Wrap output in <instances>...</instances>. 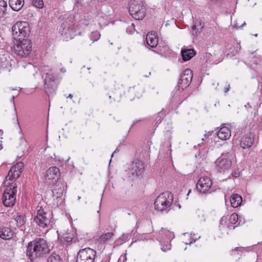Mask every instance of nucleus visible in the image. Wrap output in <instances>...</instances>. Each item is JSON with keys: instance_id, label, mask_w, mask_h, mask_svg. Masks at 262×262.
I'll return each instance as SVG.
<instances>
[{"instance_id": "34", "label": "nucleus", "mask_w": 262, "mask_h": 262, "mask_svg": "<svg viewBox=\"0 0 262 262\" xmlns=\"http://www.w3.org/2000/svg\"><path fill=\"white\" fill-rule=\"evenodd\" d=\"M12 167H16V169L22 171L23 168L24 167V163L23 162H18Z\"/></svg>"}, {"instance_id": "17", "label": "nucleus", "mask_w": 262, "mask_h": 262, "mask_svg": "<svg viewBox=\"0 0 262 262\" xmlns=\"http://www.w3.org/2000/svg\"><path fill=\"white\" fill-rule=\"evenodd\" d=\"M64 191V186L61 181L57 182L54 185L52 190V195L56 199L61 197Z\"/></svg>"}, {"instance_id": "16", "label": "nucleus", "mask_w": 262, "mask_h": 262, "mask_svg": "<svg viewBox=\"0 0 262 262\" xmlns=\"http://www.w3.org/2000/svg\"><path fill=\"white\" fill-rule=\"evenodd\" d=\"M254 136V134L252 133L244 136L240 142L241 147L244 149L250 147L253 144Z\"/></svg>"}, {"instance_id": "25", "label": "nucleus", "mask_w": 262, "mask_h": 262, "mask_svg": "<svg viewBox=\"0 0 262 262\" xmlns=\"http://www.w3.org/2000/svg\"><path fill=\"white\" fill-rule=\"evenodd\" d=\"M114 236L113 232H107L103 234L98 239V242L101 244H104L110 240Z\"/></svg>"}, {"instance_id": "22", "label": "nucleus", "mask_w": 262, "mask_h": 262, "mask_svg": "<svg viewBox=\"0 0 262 262\" xmlns=\"http://www.w3.org/2000/svg\"><path fill=\"white\" fill-rule=\"evenodd\" d=\"M9 6L15 11H19L24 5V0H9Z\"/></svg>"}, {"instance_id": "30", "label": "nucleus", "mask_w": 262, "mask_h": 262, "mask_svg": "<svg viewBox=\"0 0 262 262\" xmlns=\"http://www.w3.org/2000/svg\"><path fill=\"white\" fill-rule=\"evenodd\" d=\"M15 220L17 223V225L19 227H21L26 223L24 216L21 215H17L15 219Z\"/></svg>"}, {"instance_id": "28", "label": "nucleus", "mask_w": 262, "mask_h": 262, "mask_svg": "<svg viewBox=\"0 0 262 262\" xmlns=\"http://www.w3.org/2000/svg\"><path fill=\"white\" fill-rule=\"evenodd\" d=\"M100 11L101 13L105 15H110L112 11V8L107 5H102Z\"/></svg>"}, {"instance_id": "26", "label": "nucleus", "mask_w": 262, "mask_h": 262, "mask_svg": "<svg viewBox=\"0 0 262 262\" xmlns=\"http://www.w3.org/2000/svg\"><path fill=\"white\" fill-rule=\"evenodd\" d=\"M47 262H62V259L59 254L53 252L48 257Z\"/></svg>"}, {"instance_id": "46", "label": "nucleus", "mask_w": 262, "mask_h": 262, "mask_svg": "<svg viewBox=\"0 0 262 262\" xmlns=\"http://www.w3.org/2000/svg\"><path fill=\"white\" fill-rule=\"evenodd\" d=\"M190 192V190H189L188 193V194H189V193Z\"/></svg>"}, {"instance_id": "31", "label": "nucleus", "mask_w": 262, "mask_h": 262, "mask_svg": "<svg viewBox=\"0 0 262 262\" xmlns=\"http://www.w3.org/2000/svg\"><path fill=\"white\" fill-rule=\"evenodd\" d=\"M32 2V5L38 8H42L43 7L44 3L42 0H30Z\"/></svg>"}, {"instance_id": "27", "label": "nucleus", "mask_w": 262, "mask_h": 262, "mask_svg": "<svg viewBox=\"0 0 262 262\" xmlns=\"http://www.w3.org/2000/svg\"><path fill=\"white\" fill-rule=\"evenodd\" d=\"M7 8V3L4 0H0V17H2L5 15Z\"/></svg>"}, {"instance_id": "14", "label": "nucleus", "mask_w": 262, "mask_h": 262, "mask_svg": "<svg viewBox=\"0 0 262 262\" xmlns=\"http://www.w3.org/2000/svg\"><path fill=\"white\" fill-rule=\"evenodd\" d=\"M212 185V181L209 177H202L196 184V189L199 191L206 193Z\"/></svg>"}, {"instance_id": "23", "label": "nucleus", "mask_w": 262, "mask_h": 262, "mask_svg": "<svg viewBox=\"0 0 262 262\" xmlns=\"http://www.w3.org/2000/svg\"><path fill=\"white\" fill-rule=\"evenodd\" d=\"M147 43L151 48L156 47L158 42V39L155 35V34L148 33L146 37Z\"/></svg>"}, {"instance_id": "8", "label": "nucleus", "mask_w": 262, "mask_h": 262, "mask_svg": "<svg viewBox=\"0 0 262 262\" xmlns=\"http://www.w3.org/2000/svg\"><path fill=\"white\" fill-rule=\"evenodd\" d=\"M42 77L43 78L45 91L47 94L49 96L55 93L57 87L55 82L56 76L50 72L42 75Z\"/></svg>"}, {"instance_id": "24", "label": "nucleus", "mask_w": 262, "mask_h": 262, "mask_svg": "<svg viewBox=\"0 0 262 262\" xmlns=\"http://www.w3.org/2000/svg\"><path fill=\"white\" fill-rule=\"evenodd\" d=\"M242 202V198L239 194H233L230 198V203L231 206L234 208L239 206Z\"/></svg>"}, {"instance_id": "45", "label": "nucleus", "mask_w": 262, "mask_h": 262, "mask_svg": "<svg viewBox=\"0 0 262 262\" xmlns=\"http://www.w3.org/2000/svg\"><path fill=\"white\" fill-rule=\"evenodd\" d=\"M157 121H161V118H159V119H158Z\"/></svg>"}, {"instance_id": "49", "label": "nucleus", "mask_w": 262, "mask_h": 262, "mask_svg": "<svg viewBox=\"0 0 262 262\" xmlns=\"http://www.w3.org/2000/svg\"><path fill=\"white\" fill-rule=\"evenodd\" d=\"M97 39H98V38L97 39H95L94 40V41L97 40Z\"/></svg>"}, {"instance_id": "11", "label": "nucleus", "mask_w": 262, "mask_h": 262, "mask_svg": "<svg viewBox=\"0 0 262 262\" xmlns=\"http://www.w3.org/2000/svg\"><path fill=\"white\" fill-rule=\"evenodd\" d=\"M50 215L40 207L37 211V214L34 218V221L40 227L45 228L50 223Z\"/></svg>"}, {"instance_id": "44", "label": "nucleus", "mask_w": 262, "mask_h": 262, "mask_svg": "<svg viewBox=\"0 0 262 262\" xmlns=\"http://www.w3.org/2000/svg\"><path fill=\"white\" fill-rule=\"evenodd\" d=\"M60 71L62 72H64L66 71V70L63 69V68H61Z\"/></svg>"}, {"instance_id": "4", "label": "nucleus", "mask_w": 262, "mask_h": 262, "mask_svg": "<svg viewBox=\"0 0 262 262\" xmlns=\"http://www.w3.org/2000/svg\"><path fill=\"white\" fill-rule=\"evenodd\" d=\"M30 31L29 25L26 21H18L12 27V35L16 40H25Z\"/></svg>"}, {"instance_id": "7", "label": "nucleus", "mask_w": 262, "mask_h": 262, "mask_svg": "<svg viewBox=\"0 0 262 262\" xmlns=\"http://www.w3.org/2000/svg\"><path fill=\"white\" fill-rule=\"evenodd\" d=\"M17 185L12 183L10 187H7L3 193V204L6 207H12L16 201Z\"/></svg>"}, {"instance_id": "20", "label": "nucleus", "mask_w": 262, "mask_h": 262, "mask_svg": "<svg viewBox=\"0 0 262 262\" xmlns=\"http://www.w3.org/2000/svg\"><path fill=\"white\" fill-rule=\"evenodd\" d=\"M14 232L9 228H4L0 230V237L3 239H9L13 237Z\"/></svg>"}, {"instance_id": "15", "label": "nucleus", "mask_w": 262, "mask_h": 262, "mask_svg": "<svg viewBox=\"0 0 262 262\" xmlns=\"http://www.w3.org/2000/svg\"><path fill=\"white\" fill-rule=\"evenodd\" d=\"M132 169L133 176H136V177L139 178L142 177L144 171V164L141 161L133 163Z\"/></svg>"}, {"instance_id": "33", "label": "nucleus", "mask_w": 262, "mask_h": 262, "mask_svg": "<svg viewBox=\"0 0 262 262\" xmlns=\"http://www.w3.org/2000/svg\"><path fill=\"white\" fill-rule=\"evenodd\" d=\"M15 96H12V98L10 99V102L12 104V107H13V115L14 117H17V113H16V110L15 105V102H14V98Z\"/></svg>"}, {"instance_id": "36", "label": "nucleus", "mask_w": 262, "mask_h": 262, "mask_svg": "<svg viewBox=\"0 0 262 262\" xmlns=\"http://www.w3.org/2000/svg\"><path fill=\"white\" fill-rule=\"evenodd\" d=\"M196 26L195 25L192 26L191 28V32L193 35H196L197 31H196Z\"/></svg>"}, {"instance_id": "37", "label": "nucleus", "mask_w": 262, "mask_h": 262, "mask_svg": "<svg viewBox=\"0 0 262 262\" xmlns=\"http://www.w3.org/2000/svg\"><path fill=\"white\" fill-rule=\"evenodd\" d=\"M244 25H246V23L245 22H244L242 25H236V24H234L233 25V27L236 28V29H238V28H241L242 27H243Z\"/></svg>"}, {"instance_id": "40", "label": "nucleus", "mask_w": 262, "mask_h": 262, "mask_svg": "<svg viewBox=\"0 0 262 262\" xmlns=\"http://www.w3.org/2000/svg\"><path fill=\"white\" fill-rule=\"evenodd\" d=\"M93 35H96V36H100V34H99L98 32H93V33H92V36H91V37H92V36H93Z\"/></svg>"}, {"instance_id": "12", "label": "nucleus", "mask_w": 262, "mask_h": 262, "mask_svg": "<svg viewBox=\"0 0 262 262\" xmlns=\"http://www.w3.org/2000/svg\"><path fill=\"white\" fill-rule=\"evenodd\" d=\"M192 79V71L187 69L181 75L178 82V86L182 90L187 88L191 83Z\"/></svg>"}, {"instance_id": "2", "label": "nucleus", "mask_w": 262, "mask_h": 262, "mask_svg": "<svg viewBox=\"0 0 262 262\" xmlns=\"http://www.w3.org/2000/svg\"><path fill=\"white\" fill-rule=\"evenodd\" d=\"M74 17V15H70L64 16L61 19L62 22L59 28V33L67 40L72 39L76 35Z\"/></svg>"}, {"instance_id": "21", "label": "nucleus", "mask_w": 262, "mask_h": 262, "mask_svg": "<svg viewBox=\"0 0 262 262\" xmlns=\"http://www.w3.org/2000/svg\"><path fill=\"white\" fill-rule=\"evenodd\" d=\"M21 172L16 169V167H12L9 171L6 178H9V180L11 181H15L20 177Z\"/></svg>"}, {"instance_id": "18", "label": "nucleus", "mask_w": 262, "mask_h": 262, "mask_svg": "<svg viewBox=\"0 0 262 262\" xmlns=\"http://www.w3.org/2000/svg\"><path fill=\"white\" fill-rule=\"evenodd\" d=\"M217 136L221 140H226L231 136V132L228 127L224 126L218 131Z\"/></svg>"}, {"instance_id": "32", "label": "nucleus", "mask_w": 262, "mask_h": 262, "mask_svg": "<svg viewBox=\"0 0 262 262\" xmlns=\"http://www.w3.org/2000/svg\"><path fill=\"white\" fill-rule=\"evenodd\" d=\"M229 221L231 224H235L238 221V215L235 213H232L230 216Z\"/></svg>"}, {"instance_id": "47", "label": "nucleus", "mask_w": 262, "mask_h": 262, "mask_svg": "<svg viewBox=\"0 0 262 262\" xmlns=\"http://www.w3.org/2000/svg\"><path fill=\"white\" fill-rule=\"evenodd\" d=\"M235 226H233V229H235Z\"/></svg>"}, {"instance_id": "19", "label": "nucleus", "mask_w": 262, "mask_h": 262, "mask_svg": "<svg viewBox=\"0 0 262 262\" xmlns=\"http://www.w3.org/2000/svg\"><path fill=\"white\" fill-rule=\"evenodd\" d=\"M182 59L184 61L191 59L195 54V52L193 49H182L181 50Z\"/></svg>"}, {"instance_id": "3", "label": "nucleus", "mask_w": 262, "mask_h": 262, "mask_svg": "<svg viewBox=\"0 0 262 262\" xmlns=\"http://www.w3.org/2000/svg\"><path fill=\"white\" fill-rule=\"evenodd\" d=\"M173 202V194L169 191L161 193L156 199L154 205L155 209L162 212L167 213Z\"/></svg>"}, {"instance_id": "1", "label": "nucleus", "mask_w": 262, "mask_h": 262, "mask_svg": "<svg viewBox=\"0 0 262 262\" xmlns=\"http://www.w3.org/2000/svg\"><path fill=\"white\" fill-rule=\"evenodd\" d=\"M50 252L47 241L42 238H37L29 242L26 249V254L32 261L46 257Z\"/></svg>"}, {"instance_id": "43", "label": "nucleus", "mask_w": 262, "mask_h": 262, "mask_svg": "<svg viewBox=\"0 0 262 262\" xmlns=\"http://www.w3.org/2000/svg\"><path fill=\"white\" fill-rule=\"evenodd\" d=\"M73 97V95L72 94H69L68 96V98H72Z\"/></svg>"}, {"instance_id": "9", "label": "nucleus", "mask_w": 262, "mask_h": 262, "mask_svg": "<svg viewBox=\"0 0 262 262\" xmlns=\"http://www.w3.org/2000/svg\"><path fill=\"white\" fill-rule=\"evenodd\" d=\"M216 169L220 173L224 172L231 166V155L229 153L222 154L215 161Z\"/></svg>"}, {"instance_id": "38", "label": "nucleus", "mask_w": 262, "mask_h": 262, "mask_svg": "<svg viewBox=\"0 0 262 262\" xmlns=\"http://www.w3.org/2000/svg\"><path fill=\"white\" fill-rule=\"evenodd\" d=\"M241 250V249L238 248V247L235 248L234 249L232 250V251H231V255H235V254L234 253V252H235V251L238 252V251H240Z\"/></svg>"}, {"instance_id": "41", "label": "nucleus", "mask_w": 262, "mask_h": 262, "mask_svg": "<svg viewBox=\"0 0 262 262\" xmlns=\"http://www.w3.org/2000/svg\"><path fill=\"white\" fill-rule=\"evenodd\" d=\"M232 174L233 177H235V178H237L238 176V173H237L236 172H233L232 173Z\"/></svg>"}, {"instance_id": "42", "label": "nucleus", "mask_w": 262, "mask_h": 262, "mask_svg": "<svg viewBox=\"0 0 262 262\" xmlns=\"http://www.w3.org/2000/svg\"><path fill=\"white\" fill-rule=\"evenodd\" d=\"M118 151H119V149H118V148H117L116 149V150L114 151V152L112 154V155L111 157H113V156H114V153L117 152H118Z\"/></svg>"}, {"instance_id": "13", "label": "nucleus", "mask_w": 262, "mask_h": 262, "mask_svg": "<svg viewBox=\"0 0 262 262\" xmlns=\"http://www.w3.org/2000/svg\"><path fill=\"white\" fill-rule=\"evenodd\" d=\"M60 176V172L59 169L56 166H52L46 172L45 179L46 181L49 182V183H50V181H52L53 183L54 182L56 183L58 182L57 180Z\"/></svg>"}, {"instance_id": "6", "label": "nucleus", "mask_w": 262, "mask_h": 262, "mask_svg": "<svg viewBox=\"0 0 262 262\" xmlns=\"http://www.w3.org/2000/svg\"><path fill=\"white\" fill-rule=\"evenodd\" d=\"M18 42L14 46L15 53L21 57L26 58L29 56L32 51V43L31 41L26 38L25 40H17Z\"/></svg>"}, {"instance_id": "29", "label": "nucleus", "mask_w": 262, "mask_h": 262, "mask_svg": "<svg viewBox=\"0 0 262 262\" xmlns=\"http://www.w3.org/2000/svg\"><path fill=\"white\" fill-rule=\"evenodd\" d=\"M62 237L64 241L69 243L73 241L74 235L71 233L66 232L63 234Z\"/></svg>"}, {"instance_id": "48", "label": "nucleus", "mask_w": 262, "mask_h": 262, "mask_svg": "<svg viewBox=\"0 0 262 262\" xmlns=\"http://www.w3.org/2000/svg\"><path fill=\"white\" fill-rule=\"evenodd\" d=\"M18 93H17V94L16 95V96H18Z\"/></svg>"}, {"instance_id": "10", "label": "nucleus", "mask_w": 262, "mask_h": 262, "mask_svg": "<svg viewBox=\"0 0 262 262\" xmlns=\"http://www.w3.org/2000/svg\"><path fill=\"white\" fill-rule=\"evenodd\" d=\"M96 255V251L90 248L81 249L77 254L76 262H94Z\"/></svg>"}, {"instance_id": "35", "label": "nucleus", "mask_w": 262, "mask_h": 262, "mask_svg": "<svg viewBox=\"0 0 262 262\" xmlns=\"http://www.w3.org/2000/svg\"><path fill=\"white\" fill-rule=\"evenodd\" d=\"M23 67L25 68H27L29 70H35V68L31 63H28L25 66H24Z\"/></svg>"}, {"instance_id": "39", "label": "nucleus", "mask_w": 262, "mask_h": 262, "mask_svg": "<svg viewBox=\"0 0 262 262\" xmlns=\"http://www.w3.org/2000/svg\"><path fill=\"white\" fill-rule=\"evenodd\" d=\"M229 89H230V85H228L227 86V87L225 89V92L227 93L229 91Z\"/></svg>"}, {"instance_id": "5", "label": "nucleus", "mask_w": 262, "mask_h": 262, "mask_svg": "<svg viewBox=\"0 0 262 262\" xmlns=\"http://www.w3.org/2000/svg\"><path fill=\"white\" fill-rule=\"evenodd\" d=\"M130 15L136 20L142 19L145 16L146 8L142 1L131 0L129 4Z\"/></svg>"}]
</instances>
